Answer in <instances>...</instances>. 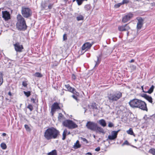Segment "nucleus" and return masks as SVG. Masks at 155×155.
Masks as SVG:
<instances>
[{
	"instance_id": "f257e3e1",
	"label": "nucleus",
	"mask_w": 155,
	"mask_h": 155,
	"mask_svg": "<svg viewBox=\"0 0 155 155\" xmlns=\"http://www.w3.org/2000/svg\"><path fill=\"white\" fill-rule=\"evenodd\" d=\"M59 134V131L56 128L51 127L47 129L44 133V136L47 140L56 138Z\"/></svg>"
},
{
	"instance_id": "f03ea898",
	"label": "nucleus",
	"mask_w": 155,
	"mask_h": 155,
	"mask_svg": "<svg viewBox=\"0 0 155 155\" xmlns=\"http://www.w3.org/2000/svg\"><path fill=\"white\" fill-rule=\"evenodd\" d=\"M17 22L16 24L17 28L19 30H25L27 28L25 21L24 18L20 15L17 16Z\"/></svg>"
},
{
	"instance_id": "7ed1b4c3",
	"label": "nucleus",
	"mask_w": 155,
	"mask_h": 155,
	"mask_svg": "<svg viewBox=\"0 0 155 155\" xmlns=\"http://www.w3.org/2000/svg\"><path fill=\"white\" fill-rule=\"evenodd\" d=\"M122 96V93L119 91L116 92L114 94H110L107 97L110 102L116 101L120 99Z\"/></svg>"
},
{
	"instance_id": "20e7f679",
	"label": "nucleus",
	"mask_w": 155,
	"mask_h": 155,
	"mask_svg": "<svg viewBox=\"0 0 155 155\" xmlns=\"http://www.w3.org/2000/svg\"><path fill=\"white\" fill-rule=\"evenodd\" d=\"M64 126L68 127L69 129H74L78 127V125L72 120H67L63 122Z\"/></svg>"
},
{
	"instance_id": "39448f33",
	"label": "nucleus",
	"mask_w": 155,
	"mask_h": 155,
	"mask_svg": "<svg viewBox=\"0 0 155 155\" xmlns=\"http://www.w3.org/2000/svg\"><path fill=\"white\" fill-rule=\"evenodd\" d=\"M21 12L23 16L25 18H28L31 16L32 14L31 10L28 7H22Z\"/></svg>"
},
{
	"instance_id": "423d86ee",
	"label": "nucleus",
	"mask_w": 155,
	"mask_h": 155,
	"mask_svg": "<svg viewBox=\"0 0 155 155\" xmlns=\"http://www.w3.org/2000/svg\"><path fill=\"white\" fill-rule=\"evenodd\" d=\"M97 124L92 121H88L86 125L87 128L92 131L95 130Z\"/></svg>"
},
{
	"instance_id": "0eeeda50",
	"label": "nucleus",
	"mask_w": 155,
	"mask_h": 155,
	"mask_svg": "<svg viewBox=\"0 0 155 155\" xmlns=\"http://www.w3.org/2000/svg\"><path fill=\"white\" fill-rule=\"evenodd\" d=\"M140 100L137 99H134L131 100L129 102V104L131 107L135 108H137L138 104Z\"/></svg>"
},
{
	"instance_id": "6e6552de",
	"label": "nucleus",
	"mask_w": 155,
	"mask_h": 155,
	"mask_svg": "<svg viewBox=\"0 0 155 155\" xmlns=\"http://www.w3.org/2000/svg\"><path fill=\"white\" fill-rule=\"evenodd\" d=\"M137 108H139L143 110L147 111L148 110L146 103L140 100L138 104Z\"/></svg>"
},
{
	"instance_id": "1a4fd4ad",
	"label": "nucleus",
	"mask_w": 155,
	"mask_h": 155,
	"mask_svg": "<svg viewBox=\"0 0 155 155\" xmlns=\"http://www.w3.org/2000/svg\"><path fill=\"white\" fill-rule=\"evenodd\" d=\"M119 130L117 131H113L111 132V135H109L108 137V138L106 139L107 141L108 140H115L117 137V135Z\"/></svg>"
},
{
	"instance_id": "9d476101",
	"label": "nucleus",
	"mask_w": 155,
	"mask_h": 155,
	"mask_svg": "<svg viewBox=\"0 0 155 155\" xmlns=\"http://www.w3.org/2000/svg\"><path fill=\"white\" fill-rule=\"evenodd\" d=\"M134 15L131 13H128L126 14L123 17L122 20V21L123 23L127 22L133 18Z\"/></svg>"
},
{
	"instance_id": "9b49d317",
	"label": "nucleus",
	"mask_w": 155,
	"mask_h": 155,
	"mask_svg": "<svg viewBox=\"0 0 155 155\" xmlns=\"http://www.w3.org/2000/svg\"><path fill=\"white\" fill-rule=\"evenodd\" d=\"M2 18L5 21H8L11 18L10 14L7 11H2Z\"/></svg>"
},
{
	"instance_id": "f8f14e48",
	"label": "nucleus",
	"mask_w": 155,
	"mask_h": 155,
	"mask_svg": "<svg viewBox=\"0 0 155 155\" xmlns=\"http://www.w3.org/2000/svg\"><path fill=\"white\" fill-rule=\"evenodd\" d=\"M93 43H90L89 42H86L81 47V50L82 51H86L89 49H90L92 46Z\"/></svg>"
},
{
	"instance_id": "ddd939ff",
	"label": "nucleus",
	"mask_w": 155,
	"mask_h": 155,
	"mask_svg": "<svg viewBox=\"0 0 155 155\" xmlns=\"http://www.w3.org/2000/svg\"><path fill=\"white\" fill-rule=\"evenodd\" d=\"M137 33L135 30H131V32L130 33L129 32L127 33V35L129 38H131V41H132L136 37Z\"/></svg>"
},
{
	"instance_id": "4468645a",
	"label": "nucleus",
	"mask_w": 155,
	"mask_h": 155,
	"mask_svg": "<svg viewBox=\"0 0 155 155\" xmlns=\"http://www.w3.org/2000/svg\"><path fill=\"white\" fill-rule=\"evenodd\" d=\"M60 108L58 103L57 102L54 103L52 105L51 108V113L52 115L53 116L54 112L56 109H60Z\"/></svg>"
},
{
	"instance_id": "2eb2a0df",
	"label": "nucleus",
	"mask_w": 155,
	"mask_h": 155,
	"mask_svg": "<svg viewBox=\"0 0 155 155\" xmlns=\"http://www.w3.org/2000/svg\"><path fill=\"white\" fill-rule=\"evenodd\" d=\"M15 50L17 52H21L23 49L22 45H20L18 43H16L14 45Z\"/></svg>"
},
{
	"instance_id": "dca6fc26",
	"label": "nucleus",
	"mask_w": 155,
	"mask_h": 155,
	"mask_svg": "<svg viewBox=\"0 0 155 155\" xmlns=\"http://www.w3.org/2000/svg\"><path fill=\"white\" fill-rule=\"evenodd\" d=\"M137 19L138 21L137 23V28L138 29L141 28L143 24V20L141 18H137Z\"/></svg>"
},
{
	"instance_id": "f3484780",
	"label": "nucleus",
	"mask_w": 155,
	"mask_h": 155,
	"mask_svg": "<svg viewBox=\"0 0 155 155\" xmlns=\"http://www.w3.org/2000/svg\"><path fill=\"white\" fill-rule=\"evenodd\" d=\"M141 96L145 98L149 102L153 104V103L152 98L151 97L147 95L146 94H142L141 95Z\"/></svg>"
},
{
	"instance_id": "a211bd4d",
	"label": "nucleus",
	"mask_w": 155,
	"mask_h": 155,
	"mask_svg": "<svg viewBox=\"0 0 155 155\" xmlns=\"http://www.w3.org/2000/svg\"><path fill=\"white\" fill-rule=\"evenodd\" d=\"M95 131H96V132H99L100 133H102L104 134V130L103 128L101 127L98 126L97 124L96 125L95 130Z\"/></svg>"
},
{
	"instance_id": "6ab92c4d",
	"label": "nucleus",
	"mask_w": 155,
	"mask_h": 155,
	"mask_svg": "<svg viewBox=\"0 0 155 155\" xmlns=\"http://www.w3.org/2000/svg\"><path fill=\"white\" fill-rule=\"evenodd\" d=\"M65 86L69 91L74 94L76 91L74 88H72L69 84L65 85Z\"/></svg>"
},
{
	"instance_id": "aec40b11",
	"label": "nucleus",
	"mask_w": 155,
	"mask_h": 155,
	"mask_svg": "<svg viewBox=\"0 0 155 155\" xmlns=\"http://www.w3.org/2000/svg\"><path fill=\"white\" fill-rule=\"evenodd\" d=\"M99 123L102 127H105L106 126V123L104 119H101L99 120Z\"/></svg>"
},
{
	"instance_id": "412c9836",
	"label": "nucleus",
	"mask_w": 155,
	"mask_h": 155,
	"mask_svg": "<svg viewBox=\"0 0 155 155\" xmlns=\"http://www.w3.org/2000/svg\"><path fill=\"white\" fill-rule=\"evenodd\" d=\"M88 107L90 109H97V107L95 103H93L91 105H88Z\"/></svg>"
},
{
	"instance_id": "4be33fe9",
	"label": "nucleus",
	"mask_w": 155,
	"mask_h": 155,
	"mask_svg": "<svg viewBox=\"0 0 155 155\" xmlns=\"http://www.w3.org/2000/svg\"><path fill=\"white\" fill-rule=\"evenodd\" d=\"M92 8V7L90 4H87L84 6V9L86 11H90Z\"/></svg>"
},
{
	"instance_id": "5701e85b",
	"label": "nucleus",
	"mask_w": 155,
	"mask_h": 155,
	"mask_svg": "<svg viewBox=\"0 0 155 155\" xmlns=\"http://www.w3.org/2000/svg\"><path fill=\"white\" fill-rule=\"evenodd\" d=\"M68 133V130L67 129H65L64 130L63 132V137L62 138V139L63 140H64L66 138V135H67Z\"/></svg>"
},
{
	"instance_id": "b1692460",
	"label": "nucleus",
	"mask_w": 155,
	"mask_h": 155,
	"mask_svg": "<svg viewBox=\"0 0 155 155\" xmlns=\"http://www.w3.org/2000/svg\"><path fill=\"white\" fill-rule=\"evenodd\" d=\"M126 132L128 134L131 135H133L134 136H135V135L134 133L132 128H130L129 130H127Z\"/></svg>"
},
{
	"instance_id": "393cba45",
	"label": "nucleus",
	"mask_w": 155,
	"mask_h": 155,
	"mask_svg": "<svg viewBox=\"0 0 155 155\" xmlns=\"http://www.w3.org/2000/svg\"><path fill=\"white\" fill-rule=\"evenodd\" d=\"M81 147V145L79 143L78 140H77L76 143L74 144V147L75 149H77Z\"/></svg>"
},
{
	"instance_id": "a878e982",
	"label": "nucleus",
	"mask_w": 155,
	"mask_h": 155,
	"mask_svg": "<svg viewBox=\"0 0 155 155\" xmlns=\"http://www.w3.org/2000/svg\"><path fill=\"white\" fill-rule=\"evenodd\" d=\"M84 19V16L82 15H79L76 17V19L78 21L83 20Z\"/></svg>"
},
{
	"instance_id": "bb28decb",
	"label": "nucleus",
	"mask_w": 155,
	"mask_h": 155,
	"mask_svg": "<svg viewBox=\"0 0 155 155\" xmlns=\"http://www.w3.org/2000/svg\"><path fill=\"white\" fill-rule=\"evenodd\" d=\"M154 87L153 85H152L151 87L150 88L148 91L145 92L146 93H148L149 94L151 93L153 91Z\"/></svg>"
},
{
	"instance_id": "cd10ccee",
	"label": "nucleus",
	"mask_w": 155,
	"mask_h": 155,
	"mask_svg": "<svg viewBox=\"0 0 155 155\" xmlns=\"http://www.w3.org/2000/svg\"><path fill=\"white\" fill-rule=\"evenodd\" d=\"M124 27V25L119 26L118 27V30L120 31H125Z\"/></svg>"
},
{
	"instance_id": "c85d7f7f",
	"label": "nucleus",
	"mask_w": 155,
	"mask_h": 155,
	"mask_svg": "<svg viewBox=\"0 0 155 155\" xmlns=\"http://www.w3.org/2000/svg\"><path fill=\"white\" fill-rule=\"evenodd\" d=\"M56 150H52L48 153V155H57Z\"/></svg>"
},
{
	"instance_id": "c756f323",
	"label": "nucleus",
	"mask_w": 155,
	"mask_h": 155,
	"mask_svg": "<svg viewBox=\"0 0 155 155\" xmlns=\"http://www.w3.org/2000/svg\"><path fill=\"white\" fill-rule=\"evenodd\" d=\"M41 7L42 8L46 9L47 10L48 9V5L47 4L45 3H42L41 5Z\"/></svg>"
},
{
	"instance_id": "7c9ffc66",
	"label": "nucleus",
	"mask_w": 155,
	"mask_h": 155,
	"mask_svg": "<svg viewBox=\"0 0 155 155\" xmlns=\"http://www.w3.org/2000/svg\"><path fill=\"white\" fill-rule=\"evenodd\" d=\"M149 152L151 153L153 155H155V149L153 148L150 149Z\"/></svg>"
},
{
	"instance_id": "2f4dec72",
	"label": "nucleus",
	"mask_w": 155,
	"mask_h": 155,
	"mask_svg": "<svg viewBox=\"0 0 155 155\" xmlns=\"http://www.w3.org/2000/svg\"><path fill=\"white\" fill-rule=\"evenodd\" d=\"M87 0H77V2L78 5H81L84 1H87Z\"/></svg>"
},
{
	"instance_id": "473e14b6",
	"label": "nucleus",
	"mask_w": 155,
	"mask_h": 155,
	"mask_svg": "<svg viewBox=\"0 0 155 155\" xmlns=\"http://www.w3.org/2000/svg\"><path fill=\"white\" fill-rule=\"evenodd\" d=\"M0 146L2 149L4 150L5 149L7 148L6 144L4 143H2L1 144Z\"/></svg>"
},
{
	"instance_id": "72a5a7b5",
	"label": "nucleus",
	"mask_w": 155,
	"mask_h": 155,
	"mask_svg": "<svg viewBox=\"0 0 155 155\" xmlns=\"http://www.w3.org/2000/svg\"><path fill=\"white\" fill-rule=\"evenodd\" d=\"M34 76L35 77H41L42 76V74L39 72H36L34 74Z\"/></svg>"
},
{
	"instance_id": "f704fd0d",
	"label": "nucleus",
	"mask_w": 155,
	"mask_h": 155,
	"mask_svg": "<svg viewBox=\"0 0 155 155\" xmlns=\"http://www.w3.org/2000/svg\"><path fill=\"white\" fill-rule=\"evenodd\" d=\"M24 93L27 97H28L31 95V92L30 91H24Z\"/></svg>"
},
{
	"instance_id": "c9c22d12",
	"label": "nucleus",
	"mask_w": 155,
	"mask_h": 155,
	"mask_svg": "<svg viewBox=\"0 0 155 155\" xmlns=\"http://www.w3.org/2000/svg\"><path fill=\"white\" fill-rule=\"evenodd\" d=\"M124 25L125 26V31H127L130 29V28L127 24H125Z\"/></svg>"
},
{
	"instance_id": "e433bc0d",
	"label": "nucleus",
	"mask_w": 155,
	"mask_h": 155,
	"mask_svg": "<svg viewBox=\"0 0 155 155\" xmlns=\"http://www.w3.org/2000/svg\"><path fill=\"white\" fill-rule=\"evenodd\" d=\"M25 128L26 130L27 131L29 132L31 131V129H30V128L29 127V126L28 125L25 124Z\"/></svg>"
},
{
	"instance_id": "4c0bfd02",
	"label": "nucleus",
	"mask_w": 155,
	"mask_h": 155,
	"mask_svg": "<svg viewBox=\"0 0 155 155\" xmlns=\"http://www.w3.org/2000/svg\"><path fill=\"white\" fill-rule=\"evenodd\" d=\"M27 107L30 110V111H32L33 110V106L31 104H29Z\"/></svg>"
},
{
	"instance_id": "58836bf2",
	"label": "nucleus",
	"mask_w": 155,
	"mask_h": 155,
	"mask_svg": "<svg viewBox=\"0 0 155 155\" xmlns=\"http://www.w3.org/2000/svg\"><path fill=\"white\" fill-rule=\"evenodd\" d=\"M121 5H122V2L119 3L117 4H116L114 5V7L116 8H118Z\"/></svg>"
},
{
	"instance_id": "ea45409f",
	"label": "nucleus",
	"mask_w": 155,
	"mask_h": 155,
	"mask_svg": "<svg viewBox=\"0 0 155 155\" xmlns=\"http://www.w3.org/2000/svg\"><path fill=\"white\" fill-rule=\"evenodd\" d=\"M101 56V55H100V56H99V57H97V61H96V65H98L99 64V63L100 62V61L99 60V58Z\"/></svg>"
},
{
	"instance_id": "a19ab883",
	"label": "nucleus",
	"mask_w": 155,
	"mask_h": 155,
	"mask_svg": "<svg viewBox=\"0 0 155 155\" xmlns=\"http://www.w3.org/2000/svg\"><path fill=\"white\" fill-rule=\"evenodd\" d=\"M129 1L128 0H123L122 3V5L129 3Z\"/></svg>"
},
{
	"instance_id": "79ce46f5",
	"label": "nucleus",
	"mask_w": 155,
	"mask_h": 155,
	"mask_svg": "<svg viewBox=\"0 0 155 155\" xmlns=\"http://www.w3.org/2000/svg\"><path fill=\"white\" fill-rule=\"evenodd\" d=\"M22 85L24 87H26L28 84L27 83V82L26 81H23L22 82Z\"/></svg>"
},
{
	"instance_id": "37998d69",
	"label": "nucleus",
	"mask_w": 155,
	"mask_h": 155,
	"mask_svg": "<svg viewBox=\"0 0 155 155\" xmlns=\"http://www.w3.org/2000/svg\"><path fill=\"white\" fill-rule=\"evenodd\" d=\"M130 145L129 143H128V141L127 140H125L124 142L122 144V146H123L124 145Z\"/></svg>"
},
{
	"instance_id": "c03bdc74",
	"label": "nucleus",
	"mask_w": 155,
	"mask_h": 155,
	"mask_svg": "<svg viewBox=\"0 0 155 155\" xmlns=\"http://www.w3.org/2000/svg\"><path fill=\"white\" fill-rule=\"evenodd\" d=\"M53 5V4H50L49 5H48L47 6L48 9H50L52 8Z\"/></svg>"
},
{
	"instance_id": "a18cd8bd",
	"label": "nucleus",
	"mask_w": 155,
	"mask_h": 155,
	"mask_svg": "<svg viewBox=\"0 0 155 155\" xmlns=\"http://www.w3.org/2000/svg\"><path fill=\"white\" fill-rule=\"evenodd\" d=\"M114 126V124L111 122H109L108 124V127H112Z\"/></svg>"
},
{
	"instance_id": "49530a36",
	"label": "nucleus",
	"mask_w": 155,
	"mask_h": 155,
	"mask_svg": "<svg viewBox=\"0 0 155 155\" xmlns=\"http://www.w3.org/2000/svg\"><path fill=\"white\" fill-rule=\"evenodd\" d=\"M81 140H82L83 142H85L86 143H88V141H87V140L86 139H85V138L81 137Z\"/></svg>"
},
{
	"instance_id": "de8ad7c7",
	"label": "nucleus",
	"mask_w": 155,
	"mask_h": 155,
	"mask_svg": "<svg viewBox=\"0 0 155 155\" xmlns=\"http://www.w3.org/2000/svg\"><path fill=\"white\" fill-rule=\"evenodd\" d=\"M63 117V115L61 113H59L58 115V118L59 119H61Z\"/></svg>"
},
{
	"instance_id": "09e8293b",
	"label": "nucleus",
	"mask_w": 155,
	"mask_h": 155,
	"mask_svg": "<svg viewBox=\"0 0 155 155\" xmlns=\"http://www.w3.org/2000/svg\"><path fill=\"white\" fill-rule=\"evenodd\" d=\"M66 34H64V35L63 36V39L64 40H65L67 39V37L66 36Z\"/></svg>"
},
{
	"instance_id": "8fccbe9b",
	"label": "nucleus",
	"mask_w": 155,
	"mask_h": 155,
	"mask_svg": "<svg viewBox=\"0 0 155 155\" xmlns=\"http://www.w3.org/2000/svg\"><path fill=\"white\" fill-rule=\"evenodd\" d=\"M100 150V148L99 147H97V148H96L95 150L96 151H99Z\"/></svg>"
},
{
	"instance_id": "3c124183",
	"label": "nucleus",
	"mask_w": 155,
	"mask_h": 155,
	"mask_svg": "<svg viewBox=\"0 0 155 155\" xmlns=\"http://www.w3.org/2000/svg\"><path fill=\"white\" fill-rule=\"evenodd\" d=\"M3 82V78H0V86L2 84Z\"/></svg>"
},
{
	"instance_id": "603ef678",
	"label": "nucleus",
	"mask_w": 155,
	"mask_h": 155,
	"mask_svg": "<svg viewBox=\"0 0 155 155\" xmlns=\"http://www.w3.org/2000/svg\"><path fill=\"white\" fill-rule=\"evenodd\" d=\"M58 65V63H56L55 64H53L52 65V67L53 68H54V67L57 66Z\"/></svg>"
},
{
	"instance_id": "864d4df0",
	"label": "nucleus",
	"mask_w": 155,
	"mask_h": 155,
	"mask_svg": "<svg viewBox=\"0 0 155 155\" xmlns=\"http://www.w3.org/2000/svg\"><path fill=\"white\" fill-rule=\"evenodd\" d=\"M72 97L75 99L76 100H77V97L75 96V95H73L72 96Z\"/></svg>"
},
{
	"instance_id": "5fc2aeb1",
	"label": "nucleus",
	"mask_w": 155,
	"mask_h": 155,
	"mask_svg": "<svg viewBox=\"0 0 155 155\" xmlns=\"http://www.w3.org/2000/svg\"><path fill=\"white\" fill-rule=\"evenodd\" d=\"M3 74L2 72H0V78H2Z\"/></svg>"
},
{
	"instance_id": "6e6d98bb",
	"label": "nucleus",
	"mask_w": 155,
	"mask_h": 155,
	"mask_svg": "<svg viewBox=\"0 0 155 155\" xmlns=\"http://www.w3.org/2000/svg\"><path fill=\"white\" fill-rule=\"evenodd\" d=\"M31 101L33 103H34L35 102V100L34 98H31Z\"/></svg>"
},
{
	"instance_id": "4d7b16f0",
	"label": "nucleus",
	"mask_w": 155,
	"mask_h": 155,
	"mask_svg": "<svg viewBox=\"0 0 155 155\" xmlns=\"http://www.w3.org/2000/svg\"><path fill=\"white\" fill-rule=\"evenodd\" d=\"M86 155H92V154L90 152H87L86 153Z\"/></svg>"
},
{
	"instance_id": "13d9d810",
	"label": "nucleus",
	"mask_w": 155,
	"mask_h": 155,
	"mask_svg": "<svg viewBox=\"0 0 155 155\" xmlns=\"http://www.w3.org/2000/svg\"><path fill=\"white\" fill-rule=\"evenodd\" d=\"M134 59H132L130 61H129L130 63H132L134 62Z\"/></svg>"
},
{
	"instance_id": "bf43d9fd",
	"label": "nucleus",
	"mask_w": 155,
	"mask_h": 155,
	"mask_svg": "<svg viewBox=\"0 0 155 155\" xmlns=\"http://www.w3.org/2000/svg\"><path fill=\"white\" fill-rule=\"evenodd\" d=\"M8 94L10 95V96H11L12 95V93H11V92L9 91L8 93Z\"/></svg>"
},
{
	"instance_id": "052dcab7",
	"label": "nucleus",
	"mask_w": 155,
	"mask_h": 155,
	"mask_svg": "<svg viewBox=\"0 0 155 155\" xmlns=\"http://www.w3.org/2000/svg\"><path fill=\"white\" fill-rule=\"evenodd\" d=\"M76 77V75L74 74H72V78L73 77Z\"/></svg>"
},
{
	"instance_id": "680f3d73",
	"label": "nucleus",
	"mask_w": 155,
	"mask_h": 155,
	"mask_svg": "<svg viewBox=\"0 0 155 155\" xmlns=\"http://www.w3.org/2000/svg\"><path fill=\"white\" fill-rule=\"evenodd\" d=\"M64 91H62V92H61V95H63L64 94Z\"/></svg>"
},
{
	"instance_id": "e2e57ef3",
	"label": "nucleus",
	"mask_w": 155,
	"mask_h": 155,
	"mask_svg": "<svg viewBox=\"0 0 155 155\" xmlns=\"http://www.w3.org/2000/svg\"><path fill=\"white\" fill-rule=\"evenodd\" d=\"M6 135V134L5 133H3L2 134V135L3 136H5Z\"/></svg>"
},
{
	"instance_id": "0e129e2a",
	"label": "nucleus",
	"mask_w": 155,
	"mask_h": 155,
	"mask_svg": "<svg viewBox=\"0 0 155 155\" xmlns=\"http://www.w3.org/2000/svg\"><path fill=\"white\" fill-rule=\"evenodd\" d=\"M70 134V131H69V132H68V133H67V134H68H68Z\"/></svg>"
},
{
	"instance_id": "69168bd1",
	"label": "nucleus",
	"mask_w": 155,
	"mask_h": 155,
	"mask_svg": "<svg viewBox=\"0 0 155 155\" xmlns=\"http://www.w3.org/2000/svg\"><path fill=\"white\" fill-rule=\"evenodd\" d=\"M76 1L77 2V0H72V2H74Z\"/></svg>"
},
{
	"instance_id": "338daca9",
	"label": "nucleus",
	"mask_w": 155,
	"mask_h": 155,
	"mask_svg": "<svg viewBox=\"0 0 155 155\" xmlns=\"http://www.w3.org/2000/svg\"><path fill=\"white\" fill-rule=\"evenodd\" d=\"M132 146L133 147H134L136 148V147H135V146Z\"/></svg>"
},
{
	"instance_id": "774afa93",
	"label": "nucleus",
	"mask_w": 155,
	"mask_h": 155,
	"mask_svg": "<svg viewBox=\"0 0 155 155\" xmlns=\"http://www.w3.org/2000/svg\"><path fill=\"white\" fill-rule=\"evenodd\" d=\"M135 140V141H137V140L136 139H135V140Z\"/></svg>"
}]
</instances>
